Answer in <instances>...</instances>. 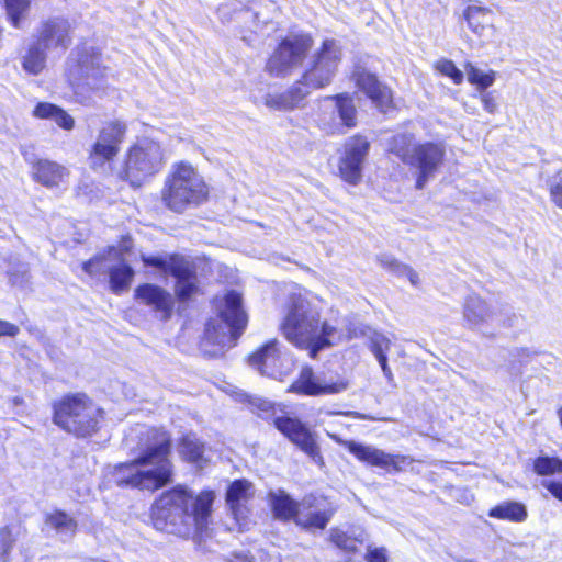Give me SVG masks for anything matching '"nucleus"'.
I'll return each mask as SVG.
<instances>
[{"mask_svg": "<svg viewBox=\"0 0 562 562\" xmlns=\"http://www.w3.org/2000/svg\"><path fill=\"white\" fill-rule=\"evenodd\" d=\"M391 341L385 337H379L371 341L370 350L375 356V358L385 356L390 350Z\"/></svg>", "mask_w": 562, "mask_h": 562, "instance_id": "37998d69", "label": "nucleus"}, {"mask_svg": "<svg viewBox=\"0 0 562 562\" xmlns=\"http://www.w3.org/2000/svg\"><path fill=\"white\" fill-rule=\"evenodd\" d=\"M481 102L483 104V109L493 114L496 112L497 110V102H496V99L495 97L493 95L492 92H485L481 95Z\"/></svg>", "mask_w": 562, "mask_h": 562, "instance_id": "de8ad7c7", "label": "nucleus"}, {"mask_svg": "<svg viewBox=\"0 0 562 562\" xmlns=\"http://www.w3.org/2000/svg\"><path fill=\"white\" fill-rule=\"evenodd\" d=\"M435 67L442 76L450 78L454 85L459 86L463 82L464 76L462 71L451 59H440Z\"/></svg>", "mask_w": 562, "mask_h": 562, "instance_id": "58836bf2", "label": "nucleus"}, {"mask_svg": "<svg viewBox=\"0 0 562 562\" xmlns=\"http://www.w3.org/2000/svg\"><path fill=\"white\" fill-rule=\"evenodd\" d=\"M547 190L551 203L562 210V169L558 170L554 178L548 182Z\"/></svg>", "mask_w": 562, "mask_h": 562, "instance_id": "ea45409f", "label": "nucleus"}, {"mask_svg": "<svg viewBox=\"0 0 562 562\" xmlns=\"http://www.w3.org/2000/svg\"><path fill=\"white\" fill-rule=\"evenodd\" d=\"M490 518L520 524L528 518L527 507L516 501H506L496 504L487 510Z\"/></svg>", "mask_w": 562, "mask_h": 562, "instance_id": "c85d7f7f", "label": "nucleus"}, {"mask_svg": "<svg viewBox=\"0 0 562 562\" xmlns=\"http://www.w3.org/2000/svg\"><path fill=\"white\" fill-rule=\"evenodd\" d=\"M178 445L182 461L198 467L206 463L207 460L204 457L205 446L199 439L190 435H183L179 438Z\"/></svg>", "mask_w": 562, "mask_h": 562, "instance_id": "c756f323", "label": "nucleus"}, {"mask_svg": "<svg viewBox=\"0 0 562 562\" xmlns=\"http://www.w3.org/2000/svg\"><path fill=\"white\" fill-rule=\"evenodd\" d=\"M32 178L45 188H56L69 176V170L53 160L38 158L31 162Z\"/></svg>", "mask_w": 562, "mask_h": 562, "instance_id": "5701e85b", "label": "nucleus"}, {"mask_svg": "<svg viewBox=\"0 0 562 562\" xmlns=\"http://www.w3.org/2000/svg\"><path fill=\"white\" fill-rule=\"evenodd\" d=\"M211 187L198 169L189 161L172 164L159 191L164 209L175 214H183L210 200Z\"/></svg>", "mask_w": 562, "mask_h": 562, "instance_id": "39448f33", "label": "nucleus"}, {"mask_svg": "<svg viewBox=\"0 0 562 562\" xmlns=\"http://www.w3.org/2000/svg\"><path fill=\"white\" fill-rule=\"evenodd\" d=\"M15 542L16 538L12 527L8 525L0 527V562L10 561Z\"/></svg>", "mask_w": 562, "mask_h": 562, "instance_id": "4c0bfd02", "label": "nucleus"}, {"mask_svg": "<svg viewBox=\"0 0 562 562\" xmlns=\"http://www.w3.org/2000/svg\"><path fill=\"white\" fill-rule=\"evenodd\" d=\"M216 492L211 487L194 493L184 483L162 490L148 508V525L157 532L181 539L201 537L213 522Z\"/></svg>", "mask_w": 562, "mask_h": 562, "instance_id": "f257e3e1", "label": "nucleus"}, {"mask_svg": "<svg viewBox=\"0 0 562 562\" xmlns=\"http://www.w3.org/2000/svg\"><path fill=\"white\" fill-rule=\"evenodd\" d=\"M542 486L558 501L562 502V482L561 481H544Z\"/></svg>", "mask_w": 562, "mask_h": 562, "instance_id": "a18cd8bd", "label": "nucleus"}, {"mask_svg": "<svg viewBox=\"0 0 562 562\" xmlns=\"http://www.w3.org/2000/svg\"><path fill=\"white\" fill-rule=\"evenodd\" d=\"M252 497L254 484L248 479H235L227 485L225 502L234 519L238 520L249 512L246 504Z\"/></svg>", "mask_w": 562, "mask_h": 562, "instance_id": "412c9836", "label": "nucleus"}, {"mask_svg": "<svg viewBox=\"0 0 562 562\" xmlns=\"http://www.w3.org/2000/svg\"><path fill=\"white\" fill-rule=\"evenodd\" d=\"M258 408L259 416L273 426L283 438L307 456L316 465L325 467L317 435L306 423L288 412L282 404L263 403Z\"/></svg>", "mask_w": 562, "mask_h": 562, "instance_id": "6e6552de", "label": "nucleus"}, {"mask_svg": "<svg viewBox=\"0 0 562 562\" xmlns=\"http://www.w3.org/2000/svg\"><path fill=\"white\" fill-rule=\"evenodd\" d=\"M127 125L121 120L105 122L98 131L97 139L88 150L89 167L93 171L112 166L116 160L121 146L126 139Z\"/></svg>", "mask_w": 562, "mask_h": 562, "instance_id": "f8f14e48", "label": "nucleus"}, {"mask_svg": "<svg viewBox=\"0 0 562 562\" xmlns=\"http://www.w3.org/2000/svg\"><path fill=\"white\" fill-rule=\"evenodd\" d=\"M280 344L278 339L272 338L252 351L248 356V362L263 371L268 363L276 362L280 359Z\"/></svg>", "mask_w": 562, "mask_h": 562, "instance_id": "7c9ffc66", "label": "nucleus"}, {"mask_svg": "<svg viewBox=\"0 0 562 562\" xmlns=\"http://www.w3.org/2000/svg\"><path fill=\"white\" fill-rule=\"evenodd\" d=\"M324 101H330L335 110L318 108L314 122L316 127L326 136H337L358 126V108L353 95L348 92H339L325 95Z\"/></svg>", "mask_w": 562, "mask_h": 562, "instance_id": "9b49d317", "label": "nucleus"}, {"mask_svg": "<svg viewBox=\"0 0 562 562\" xmlns=\"http://www.w3.org/2000/svg\"><path fill=\"white\" fill-rule=\"evenodd\" d=\"M1 5L10 25L14 29H21L23 20L29 14L31 0H1Z\"/></svg>", "mask_w": 562, "mask_h": 562, "instance_id": "72a5a7b5", "label": "nucleus"}, {"mask_svg": "<svg viewBox=\"0 0 562 562\" xmlns=\"http://www.w3.org/2000/svg\"><path fill=\"white\" fill-rule=\"evenodd\" d=\"M331 439L345 448L358 461L370 467H378L386 471L400 472L412 463V459L407 456L386 453L383 450L366 446L353 440L341 439L335 435L331 436Z\"/></svg>", "mask_w": 562, "mask_h": 562, "instance_id": "2eb2a0df", "label": "nucleus"}, {"mask_svg": "<svg viewBox=\"0 0 562 562\" xmlns=\"http://www.w3.org/2000/svg\"><path fill=\"white\" fill-rule=\"evenodd\" d=\"M300 501H295L284 491L269 495V506L273 517L282 522H294Z\"/></svg>", "mask_w": 562, "mask_h": 562, "instance_id": "393cba45", "label": "nucleus"}, {"mask_svg": "<svg viewBox=\"0 0 562 562\" xmlns=\"http://www.w3.org/2000/svg\"><path fill=\"white\" fill-rule=\"evenodd\" d=\"M335 514L330 506H322L314 495L304 496L299 504L294 524L304 530H324Z\"/></svg>", "mask_w": 562, "mask_h": 562, "instance_id": "6ab92c4d", "label": "nucleus"}, {"mask_svg": "<svg viewBox=\"0 0 562 562\" xmlns=\"http://www.w3.org/2000/svg\"><path fill=\"white\" fill-rule=\"evenodd\" d=\"M104 409L85 392L66 393L52 403L53 423L76 438L97 435L104 420Z\"/></svg>", "mask_w": 562, "mask_h": 562, "instance_id": "0eeeda50", "label": "nucleus"}, {"mask_svg": "<svg viewBox=\"0 0 562 562\" xmlns=\"http://www.w3.org/2000/svg\"><path fill=\"white\" fill-rule=\"evenodd\" d=\"M116 251L115 246H108L104 254H97L93 257L81 263V268L85 273L91 278H97L103 272V263L105 261V255H112Z\"/></svg>", "mask_w": 562, "mask_h": 562, "instance_id": "e433bc0d", "label": "nucleus"}, {"mask_svg": "<svg viewBox=\"0 0 562 562\" xmlns=\"http://www.w3.org/2000/svg\"><path fill=\"white\" fill-rule=\"evenodd\" d=\"M32 114L40 120H52L65 131H71L75 127L74 117L66 110L50 102H38Z\"/></svg>", "mask_w": 562, "mask_h": 562, "instance_id": "a878e982", "label": "nucleus"}, {"mask_svg": "<svg viewBox=\"0 0 562 562\" xmlns=\"http://www.w3.org/2000/svg\"><path fill=\"white\" fill-rule=\"evenodd\" d=\"M402 276H405L414 286L419 284V276L411 266L405 267Z\"/></svg>", "mask_w": 562, "mask_h": 562, "instance_id": "8fccbe9b", "label": "nucleus"}, {"mask_svg": "<svg viewBox=\"0 0 562 562\" xmlns=\"http://www.w3.org/2000/svg\"><path fill=\"white\" fill-rule=\"evenodd\" d=\"M340 61L341 50L336 40L325 38L301 77L314 91L325 89L334 81Z\"/></svg>", "mask_w": 562, "mask_h": 562, "instance_id": "ddd939ff", "label": "nucleus"}, {"mask_svg": "<svg viewBox=\"0 0 562 562\" xmlns=\"http://www.w3.org/2000/svg\"><path fill=\"white\" fill-rule=\"evenodd\" d=\"M329 542L337 548L346 557L347 562H351L353 558L360 553L363 539L359 536L350 535L345 530L333 528L330 530Z\"/></svg>", "mask_w": 562, "mask_h": 562, "instance_id": "cd10ccee", "label": "nucleus"}, {"mask_svg": "<svg viewBox=\"0 0 562 562\" xmlns=\"http://www.w3.org/2000/svg\"><path fill=\"white\" fill-rule=\"evenodd\" d=\"M45 524L60 533L75 535L78 531L77 520L63 509H54L45 515Z\"/></svg>", "mask_w": 562, "mask_h": 562, "instance_id": "473e14b6", "label": "nucleus"}, {"mask_svg": "<svg viewBox=\"0 0 562 562\" xmlns=\"http://www.w3.org/2000/svg\"><path fill=\"white\" fill-rule=\"evenodd\" d=\"M109 289L113 294L121 295L128 291L134 278L135 271L131 265L121 261L111 266L108 270Z\"/></svg>", "mask_w": 562, "mask_h": 562, "instance_id": "bb28decb", "label": "nucleus"}, {"mask_svg": "<svg viewBox=\"0 0 562 562\" xmlns=\"http://www.w3.org/2000/svg\"><path fill=\"white\" fill-rule=\"evenodd\" d=\"M58 44L63 45L64 47L67 46L68 40H65L64 37H58L57 40Z\"/></svg>", "mask_w": 562, "mask_h": 562, "instance_id": "603ef678", "label": "nucleus"}, {"mask_svg": "<svg viewBox=\"0 0 562 562\" xmlns=\"http://www.w3.org/2000/svg\"><path fill=\"white\" fill-rule=\"evenodd\" d=\"M140 261L145 268L155 269L162 277H172L176 281L173 294L151 282L139 283L134 289V301L148 307L161 321L172 317L176 302L188 304L202 293L196 266L186 256L178 252L165 256L142 255Z\"/></svg>", "mask_w": 562, "mask_h": 562, "instance_id": "f03ea898", "label": "nucleus"}, {"mask_svg": "<svg viewBox=\"0 0 562 562\" xmlns=\"http://www.w3.org/2000/svg\"><path fill=\"white\" fill-rule=\"evenodd\" d=\"M225 311L222 313L223 319L231 328V336L237 340L244 333L248 324V317L243 308L240 293L231 290L225 296Z\"/></svg>", "mask_w": 562, "mask_h": 562, "instance_id": "4be33fe9", "label": "nucleus"}, {"mask_svg": "<svg viewBox=\"0 0 562 562\" xmlns=\"http://www.w3.org/2000/svg\"><path fill=\"white\" fill-rule=\"evenodd\" d=\"M376 359H378V361H379V363L381 366V369H382L383 373L386 376H391L392 375V371H391V368L387 364V355L379 357Z\"/></svg>", "mask_w": 562, "mask_h": 562, "instance_id": "3c124183", "label": "nucleus"}, {"mask_svg": "<svg viewBox=\"0 0 562 562\" xmlns=\"http://www.w3.org/2000/svg\"><path fill=\"white\" fill-rule=\"evenodd\" d=\"M20 333L18 325L4 319H0V337H15Z\"/></svg>", "mask_w": 562, "mask_h": 562, "instance_id": "49530a36", "label": "nucleus"}, {"mask_svg": "<svg viewBox=\"0 0 562 562\" xmlns=\"http://www.w3.org/2000/svg\"><path fill=\"white\" fill-rule=\"evenodd\" d=\"M371 143L363 134L349 136L338 160V176L350 186H357L362 179V165L370 151Z\"/></svg>", "mask_w": 562, "mask_h": 562, "instance_id": "4468645a", "label": "nucleus"}, {"mask_svg": "<svg viewBox=\"0 0 562 562\" xmlns=\"http://www.w3.org/2000/svg\"><path fill=\"white\" fill-rule=\"evenodd\" d=\"M58 32V25L55 21L47 20L44 21L41 25L40 34L37 41L42 47L47 48V44Z\"/></svg>", "mask_w": 562, "mask_h": 562, "instance_id": "a19ab883", "label": "nucleus"}, {"mask_svg": "<svg viewBox=\"0 0 562 562\" xmlns=\"http://www.w3.org/2000/svg\"><path fill=\"white\" fill-rule=\"evenodd\" d=\"M280 333L300 350H306L315 359L318 352L331 346L330 336L335 328L315 311L310 302L301 295L292 294L285 304Z\"/></svg>", "mask_w": 562, "mask_h": 562, "instance_id": "20e7f679", "label": "nucleus"}, {"mask_svg": "<svg viewBox=\"0 0 562 562\" xmlns=\"http://www.w3.org/2000/svg\"><path fill=\"white\" fill-rule=\"evenodd\" d=\"M363 559L366 562H389V551L385 547L368 546Z\"/></svg>", "mask_w": 562, "mask_h": 562, "instance_id": "79ce46f5", "label": "nucleus"}, {"mask_svg": "<svg viewBox=\"0 0 562 562\" xmlns=\"http://www.w3.org/2000/svg\"><path fill=\"white\" fill-rule=\"evenodd\" d=\"M165 165L166 158L161 145L151 138L143 137L126 148L117 178L131 188L139 189L158 175Z\"/></svg>", "mask_w": 562, "mask_h": 562, "instance_id": "1a4fd4ad", "label": "nucleus"}, {"mask_svg": "<svg viewBox=\"0 0 562 562\" xmlns=\"http://www.w3.org/2000/svg\"><path fill=\"white\" fill-rule=\"evenodd\" d=\"M314 44L308 33L300 32L283 36L266 60L265 70L271 77H285L301 66Z\"/></svg>", "mask_w": 562, "mask_h": 562, "instance_id": "9d476101", "label": "nucleus"}, {"mask_svg": "<svg viewBox=\"0 0 562 562\" xmlns=\"http://www.w3.org/2000/svg\"><path fill=\"white\" fill-rule=\"evenodd\" d=\"M38 43H32L22 59L23 70L32 76L40 75L46 67V53Z\"/></svg>", "mask_w": 562, "mask_h": 562, "instance_id": "2f4dec72", "label": "nucleus"}, {"mask_svg": "<svg viewBox=\"0 0 562 562\" xmlns=\"http://www.w3.org/2000/svg\"><path fill=\"white\" fill-rule=\"evenodd\" d=\"M101 52L94 47H81L77 50L76 59L68 66L66 77L71 86L86 83L90 78V71H95L94 78H103L105 67L101 64Z\"/></svg>", "mask_w": 562, "mask_h": 562, "instance_id": "a211bd4d", "label": "nucleus"}, {"mask_svg": "<svg viewBox=\"0 0 562 562\" xmlns=\"http://www.w3.org/2000/svg\"><path fill=\"white\" fill-rule=\"evenodd\" d=\"M140 453L113 467L117 487L154 493L173 482L172 437L164 427L151 426L140 437Z\"/></svg>", "mask_w": 562, "mask_h": 562, "instance_id": "7ed1b4c3", "label": "nucleus"}, {"mask_svg": "<svg viewBox=\"0 0 562 562\" xmlns=\"http://www.w3.org/2000/svg\"><path fill=\"white\" fill-rule=\"evenodd\" d=\"M351 79L379 112L389 114L397 110L393 89L376 74L359 68L352 72Z\"/></svg>", "mask_w": 562, "mask_h": 562, "instance_id": "dca6fc26", "label": "nucleus"}, {"mask_svg": "<svg viewBox=\"0 0 562 562\" xmlns=\"http://www.w3.org/2000/svg\"><path fill=\"white\" fill-rule=\"evenodd\" d=\"M314 91L300 76L286 90L281 93L269 94L265 104L273 110L292 111L300 108L305 99Z\"/></svg>", "mask_w": 562, "mask_h": 562, "instance_id": "aec40b11", "label": "nucleus"}, {"mask_svg": "<svg viewBox=\"0 0 562 562\" xmlns=\"http://www.w3.org/2000/svg\"><path fill=\"white\" fill-rule=\"evenodd\" d=\"M386 154L403 165L416 170L415 188L423 190L445 162L446 150L441 143L434 140L417 142L409 132L392 135L387 142Z\"/></svg>", "mask_w": 562, "mask_h": 562, "instance_id": "423d86ee", "label": "nucleus"}, {"mask_svg": "<svg viewBox=\"0 0 562 562\" xmlns=\"http://www.w3.org/2000/svg\"><path fill=\"white\" fill-rule=\"evenodd\" d=\"M121 254H130L133 249V238L130 234L121 235L119 239Z\"/></svg>", "mask_w": 562, "mask_h": 562, "instance_id": "09e8293b", "label": "nucleus"}, {"mask_svg": "<svg viewBox=\"0 0 562 562\" xmlns=\"http://www.w3.org/2000/svg\"><path fill=\"white\" fill-rule=\"evenodd\" d=\"M463 18L469 29L482 41L494 34V12L487 7L476 4L468 5L463 10Z\"/></svg>", "mask_w": 562, "mask_h": 562, "instance_id": "b1692460", "label": "nucleus"}, {"mask_svg": "<svg viewBox=\"0 0 562 562\" xmlns=\"http://www.w3.org/2000/svg\"><path fill=\"white\" fill-rule=\"evenodd\" d=\"M532 472L538 476L562 475V459L551 456H539L532 460Z\"/></svg>", "mask_w": 562, "mask_h": 562, "instance_id": "c9c22d12", "label": "nucleus"}, {"mask_svg": "<svg viewBox=\"0 0 562 562\" xmlns=\"http://www.w3.org/2000/svg\"><path fill=\"white\" fill-rule=\"evenodd\" d=\"M469 83L476 87L480 91H485L493 86L496 79V72L490 69L486 72L481 71L476 66L470 61L463 64Z\"/></svg>", "mask_w": 562, "mask_h": 562, "instance_id": "f704fd0d", "label": "nucleus"}, {"mask_svg": "<svg viewBox=\"0 0 562 562\" xmlns=\"http://www.w3.org/2000/svg\"><path fill=\"white\" fill-rule=\"evenodd\" d=\"M380 262H381V266H382L384 269H386V270H389V271L393 272L394 274H396V276H398V277H401V276H402V272L404 271L405 267L407 266V265H405V263H403V262L398 261L397 259H395V258H393V257H385V258H382V259L380 260Z\"/></svg>", "mask_w": 562, "mask_h": 562, "instance_id": "c03bdc74", "label": "nucleus"}, {"mask_svg": "<svg viewBox=\"0 0 562 562\" xmlns=\"http://www.w3.org/2000/svg\"><path fill=\"white\" fill-rule=\"evenodd\" d=\"M349 386L350 381L346 376H338L335 381L322 383L314 368L305 364L286 391L299 396L318 397L340 394L347 391Z\"/></svg>", "mask_w": 562, "mask_h": 562, "instance_id": "f3484780", "label": "nucleus"}]
</instances>
